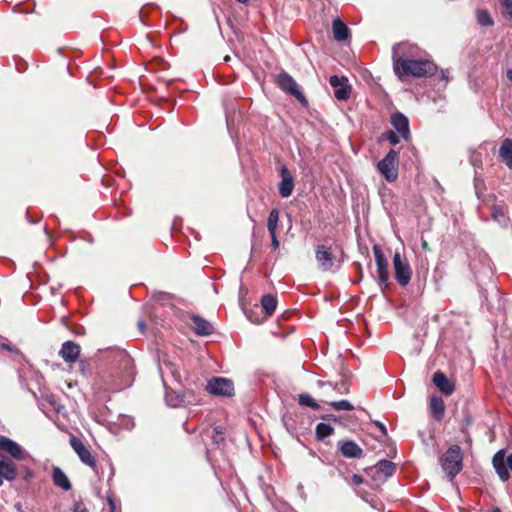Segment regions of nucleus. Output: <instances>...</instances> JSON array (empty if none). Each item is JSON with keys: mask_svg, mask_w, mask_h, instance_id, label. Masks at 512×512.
<instances>
[{"mask_svg": "<svg viewBox=\"0 0 512 512\" xmlns=\"http://www.w3.org/2000/svg\"><path fill=\"white\" fill-rule=\"evenodd\" d=\"M135 375L136 371L132 357L125 350H115L113 352L115 389L120 391L130 387L134 382Z\"/></svg>", "mask_w": 512, "mask_h": 512, "instance_id": "obj_1", "label": "nucleus"}, {"mask_svg": "<svg viewBox=\"0 0 512 512\" xmlns=\"http://www.w3.org/2000/svg\"><path fill=\"white\" fill-rule=\"evenodd\" d=\"M395 75L399 79L408 76L417 78L431 77L436 74L437 66L430 60L421 57L413 60L402 61L399 65L393 66Z\"/></svg>", "mask_w": 512, "mask_h": 512, "instance_id": "obj_2", "label": "nucleus"}, {"mask_svg": "<svg viewBox=\"0 0 512 512\" xmlns=\"http://www.w3.org/2000/svg\"><path fill=\"white\" fill-rule=\"evenodd\" d=\"M442 469L447 479L453 481L463 468V453L458 445L450 446L440 459Z\"/></svg>", "mask_w": 512, "mask_h": 512, "instance_id": "obj_3", "label": "nucleus"}, {"mask_svg": "<svg viewBox=\"0 0 512 512\" xmlns=\"http://www.w3.org/2000/svg\"><path fill=\"white\" fill-rule=\"evenodd\" d=\"M315 258L323 271L336 272L341 267V260L334 254L331 245H317L315 247Z\"/></svg>", "mask_w": 512, "mask_h": 512, "instance_id": "obj_4", "label": "nucleus"}, {"mask_svg": "<svg viewBox=\"0 0 512 512\" xmlns=\"http://www.w3.org/2000/svg\"><path fill=\"white\" fill-rule=\"evenodd\" d=\"M398 164V152L391 149L385 157L377 163V169L388 182H394L398 178Z\"/></svg>", "mask_w": 512, "mask_h": 512, "instance_id": "obj_5", "label": "nucleus"}, {"mask_svg": "<svg viewBox=\"0 0 512 512\" xmlns=\"http://www.w3.org/2000/svg\"><path fill=\"white\" fill-rule=\"evenodd\" d=\"M421 52L416 45L407 42L398 43L392 48L393 66L399 65L402 61L417 59L421 57Z\"/></svg>", "mask_w": 512, "mask_h": 512, "instance_id": "obj_6", "label": "nucleus"}, {"mask_svg": "<svg viewBox=\"0 0 512 512\" xmlns=\"http://www.w3.org/2000/svg\"><path fill=\"white\" fill-rule=\"evenodd\" d=\"M277 83L283 91L294 96L301 104H307V99L305 98L303 92L300 90L297 82L287 72H281L278 75Z\"/></svg>", "mask_w": 512, "mask_h": 512, "instance_id": "obj_7", "label": "nucleus"}, {"mask_svg": "<svg viewBox=\"0 0 512 512\" xmlns=\"http://www.w3.org/2000/svg\"><path fill=\"white\" fill-rule=\"evenodd\" d=\"M393 266L395 279L399 285H408L411 280L412 270L408 261L399 252H396L393 256Z\"/></svg>", "mask_w": 512, "mask_h": 512, "instance_id": "obj_8", "label": "nucleus"}, {"mask_svg": "<svg viewBox=\"0 0 512 512\" xmlns=\"http://www.w3.org/2000/svg\"><path fill=\"white\" fill-rule=\"evenodd\" d=\"M206 390L215 396L230 397L234 394V384L230 379L213 377L207 382Z\"/></svg>", "mask_w": 512, "mask_h": 512, "instance_id": "obj_9", "label": "nucleus"}, {"mask_svg": "<svg viewBox=\"0 0 512 512\" xmlns=\"http://www.w3.org/2000/svg\"><path fill=\"white\" fill-rule=\"evenodd\" d=\"M70 445L78 455L81 462L89 466L95 472V474L99 476L96 459L90 450L85 446V444L79 438L73 436L70 438Z\"/></svg>", "mask_w": 512, "mask_h": 512, "instance_id": "obj_10", "label": "nucleus"}, {"mask_svg": "<svg viewBox=\"0 0 512 512\" xmlns=\"http://www.w3.org/2000/svg\"><path fill=\"white\" fill-rule=\"evenodd\" d=\"M0 450L8 453L11 457L10 459L17 461L31 459V455L28 451L24 450L17 442L4 435H0Z\"/></svg>", "mask_w": 512, "mask_h": 512, "instance_id": "obj_11", "label": "nucleus"}, {"mask_svg": "<svg viewBox=\"0 0 512 512\" xmlns=\"http://www.w3.org/2000/svg\"><path fill=\"white\" fill-rule=\"evenodd\" d=\"M492 464L500 480L508 481L510 478L508 469L512 471V454L505 457V451L499 450L494 454Z\"/></svg>", "mask_w": 512, "mask_h": 512, "instance_id": "obj_12", "label": "nucleus"}, {"mask_svg": "<svg viewBox=\"0 0 512 512\" xmlns=\"http://www.w3.org/2000/svg\"><path fill=\"white\" fill-rule=\"evenodd\" d=\"M329 84L334 88V97L338 101H346L350 98L352 86L345 76L332 75L329 78Z\"/></svg>", "mask_w": 512, "mask_h": 512, "instance_id": "obj_13", "label": "nucleus"}, {"mask_svg": "<svg viewBox=\"0 0 512 512\" xmlns=\"http://www.w3.org/2000/svg\"><path fill=\"white\" fill-rule=\"evenodd\" d=\"M372 251L377 265L378 284L386 286L389 281L388 261L378 245H374Z\"/></svg>", "mask_w": 512, "mask_h": 512, "instance_id": "obj_14", "label": "nucleus"}, {"mask_svg": "<svg viewBox=\"0 0 512 512\" xmlns=\"http://www.w3.org/2000/svg\"><path fill=\"white\" fill-rule=\"evenodd\" d=\"M17 478V467L12 459L0 453V486L3 481H13Z\"/></svg>", "mask_w": 512, "mask_h": 512, "instance_id": "obj_15", "label": "nucleus"}, {"mask_svg": "<svg viewBox=\"0 0 512 512\" xmlns=\"http://www.w3.org/2000/svg\"><path fill=\"white\" fill-rule=\"evenodd\" d=\"M391 124L394 131L397 132L405 141L410 138V128L408 118L401 112H396L391 116Z\"/></svg>", "mask_w": 512, "mask_h": 512, "instance_id": "obj_16", "label": "nucleus"}, {"mask_svg": "<svg viewBox=\"0 0 512 512\" xmlns=\"http://www.w3.org/2000/svg\"><path fill=\"white\" fill-rule=\"evenodd\" d=\"M280 176L281 181L279 183V194L282 198H288L291 196L295 186L294 178L285 165H282L280 169Z\"/></svg>", "mask_w": 512, "mask_h": 512, "instance_id": "obj_17", "label": "nucleus"}, {"mask_svg": "<svg viewBox=\"0 0 512 512\" xmlns=\"http://www.w3.org/2000/svg\"><path fill=\"white\" fill-rule=\"evenodd\" d=\"M338 451L345 458H361L363 449L353 440H340L337 444Z\"/></svg>", "mask_w": 512, "mask_h": 512, "instance_id": "obj_18", "label": "nucleus"}, {"mask_svg": "<svg viewBox=\"0 0 512 512\" xmlns=\"http://www.w3.org/2000/svg\"><path fill=\"white\" fill-rule=\"evenodd\" d=\"M81 352V347L74 341H66L62 344L59 355L67 363L75 362Z\"/></svg>", "mask_w": 512, "mask_h": 512, "instance_id": "obj_19", "label": "nucleus"}, {"mask_svg": "<svg viewBox=\"0 0 512 512\" xmlns=\"http://www.w3.org/2000/svg\"><path fill=\"white\" fill-rule=\"evenodd\" d=\"M159 370L161 376L163 378V384L166 388V382L164 380L165 374H170L171 377L177 382L180 383L182 380V374L179 365L171 362L170 360L164 359L162 363L159 365Z\"/></svg>", "mask_w": 512, "mask_h": 512, "instance_id": "obj_20", "label": "nucleus"}, {"mask_svg": "<svg viewBox=\"0 0 512 512\" xmlns=\"http://www.w3.org/2000/svg\"><path fill=\"white\" fill-rule=\"evenodd\" d=\"M375 474L374 477L376 479L386 480L391 477L396 471V464L392 461L383 459L376 463L374 466Z\"/></svg>", "mask_w": 512, "mask_h": 512, "instance_id": "obj_21", "label": "nucleus"}, {"mask_svg": "<svg viewBox=\"0 0 512 512\" xmlns=\"http://www.w3.org/2000/svg\"><path fill=\"white\" fill-rule=\"evenodd\" d=\"M191 322L193 330L198 336H209L214 331L212 324L199 315H192Z\"/></svg>", "mask_w": 512, "mask_h": 512, "instance_id": "obj_22", "label": "nucleus"}, {"mask_svg": "<svg viewBox=\"0 0 512 512\" xmlns=\"http://www.w3.org/2000/svg\"><path fill=\"white\" fill-rule=\"evenodd\" d=\"M433 383L446 396L451 395L455 390L454 384L440 371L434 373Z\"/></svg>", "mask_w": 512, "mask_h": 512, "instance_id": "obj_23", "label": "nucleus"}, {"mask_svg": "<svg viewBox=\"0 0 512 512\" xmlns=\"http://www.w3.org/2000/svg\"><path fill=\"white\" fill-rule=\"evenodd\" d=\"M332 31L334 39L338 42L345 41L350 36L349 28L340 18H336L333 20Z\"/></svg>", "mask_w": 512, "mask_h": 512, "instance_id": "obj_24", "label": "nucleus"}, {"mask_svg": "<svg viewBox=\"0 0 512 512\" xmlns=\"http://www.w3.org/2000/svg\"><path fill=\"white\" fill-rule=\"evenodd\" d=\"M52 480L55 486L60 487L65 491H69L72 488L71 482L67 475L59 467H53Z\"/></svg>", "mask_w": 512, "mask_h": 512, "instance_id": "obj_25", "label": "nucleus"}, {"mask_svg": "<svg viewBox=\"0 0 512 512\" xmlns=\"http://www.w3.org/2000/svg\"><path fill=\"white\" fill-rule=\"evenodd\" d=\"M499 157L503 163L512 169V139L506 138L499 149Z\"/></svg>", "mask_w": 512, "mask_h": 512, "instance_id": "obj_26", "label": "nucleus"}, {"mask_svg": "<svg viewBox=\"0 0 512 512\" xmlns=\"http://www.w3.org/2000/svg\"><path fill=\"white\" fill-rule=\"evenodd\" d=\"M165 401L170 407H179L185 403V395L179 391H168L166 389Z\"/></svg>", "mask_w": 512, "mask_h": 512, "instance_id": "obj_27", "label": "nucleus"}, {"mask_svg": "<svg viewBox=\"0 0 512 512\" xmlns=\"http://www.w3.org/2000/svg\"><path fill=\"white\" fill-rule=\"evenodd\" d=\"M430 408H431L433 417L436 420H441L443 418L444 412H445V405H444V401L442 400V398L433 396L430 399Z\"/></svg>", "mask_w": 512, "mask_h": 512, "instance_id": "obj_28", "label": "nucleus"}, {"mask_svg": "<svg viewBox=\"0 0 512 512\" xmlns=\"http://www.w3.org/2000/svg\"><path fill=\"white\" fill-rule=\"evenodd\" d=\"M261 305L267 315H272L277 307V299L270 294L263 295L261 298Z\"/></svg>", "mask_w": 512, "mask_h": 512, "instance_id": "obj_29", "label": "nucleus"}, {"mask_svg": "<svg viewBox=\"0 0 512 512\" xmlns=\"http://www.w3.org/2000/svg\"><path fill=\"white\" fill-rule=\"evenodd\" d=\"M333 433L334 428L328 423L320 422L316 426L315 434L318 440H324Z\"/></svg>", "mask_w": 512, "mask_h": 512, "instance_id": "obj_30", "label": "nucleus"}, {"mask_svg": "<svg viewBox=\"0 0 512 512\" xmlns=\"http://www.w3.org/2000/svg\"><path fill=\"white\" fill-rule=\"evenodd\" d=\"M476 20L481 26H492L494 24L490 13L485 9H478L476 11Z\"/></svg>", "mask_w": 512, "mask_h": 512, "instance_id": "obj_31", "label": "nucleus"}, {"mask_svg": "<svg viewBox=\"0 0 512 512\" xmlns=\"http://www.w3.org/2000/svg\"><path fill=\"white\" fill-rule=\"evenodd\" d=\"M278 221H279V211L277 209H272L269 213L268 220H267V229L270 234L276 233Z\"/></svg>", "mask_w": 512, "mask_h": 512, "instance_id": "obj_32", "label": "nucleus"}, {"mask_svg": "<svg viewBox=\"0 0 512 512\" xmlns=\"http://www.w3.org/2000/svg\"><path fill=\"white\" fill-rule=\"evenodd\" d=\"M298 402L300 405L310 407L314 410L320 409V405L308 393L300 394Z\"/></svg>", "mask_w": 512, "mask_h": 512, "instance_id": "obj_33", "label": "nucleus"}, {"mask_svg": "<svg viewBox=\"0 0 512 512\" xmlns=\"http://www.w3.org/2000/svg\"><path fill=\"white\" fill-rule=\"evenodd\" d=\"M225 429L222 426H215L212 431V435L210 436L212 442L216 445H222L225 442L224 438Z\"/></svg>", "mask_w": 512, "mask_h": 512, "instance_id": "obj_34", "label": "nucleus"}, {"mask_svg": "<svg viewBox=\"0 0 512 512\" xmlns=\"http://www.w3.org/2000/svg\"><path fill=\"white\" fill-rule=\"evenodd\" d=\"M333 409L338 411H350L354 409L352 403L348 400L331 401L328 403Z\"/></svg>", "mask_w": 512, "mask_h": 512, "instance_id": "obj_35", "label": "nucleus"}, {"mask_svg": "<svg viewBox=\"0 0 512 512\" xmlns=\"http://www.w3.org/2000/svg\"><path fill=\"white\" fill-rule=\"evenodd\" d=\"M333 389L338 391L341 394H346L349 392V383L347 380L342 379L340 382H336L333 386Z\"/></svg>", "mask_w": 512, "mask_h": 512, "instance_id": "obj_36", "label": "nucleus"}, {"mask_svg": "<svg viewBox=\"0 0 512 512\" xmlns=\"http://www.w3.org/2000/svg\"><path fill=\"white\" fill-rule=\"evenodd\" d=\"M386 139L389 141L391 145L395 146L400 142L402 138L397 132H395L394 130H390L386 133Z\"/></svg>", "mask_w": 512, "mask_h": 512, "instance_id": "obj_37", "label": "nucleus"}, {"mask_svg": "<svg viewBox=\"0 0 512 512\" xmlns=\"http://www.w3.org/2000/svg\"><path fill=\"white\" fill-rule=\"evenodd\" d=\"M491 215L493 219L500 221L504 217V210L502 207L494 205L492 207Z\"/></svg>", "mask_w": 512, "mask_h": 512, "instance_id": "obj_38", "label": "nucleus"}, {"mask_svg": "<svg viewBox=\"0 0 512 512\" xmlns=\"http://www.w3.org/2000/svg\"><path fill=\"white\" fill-rule=\"evenodd\" d=\"M501 5L509 19H512V0H501Z\"/></svg>", "mask_w": 512, "mask_h": 512, "instance_id": "obj_39", "label": "nucleus"}, {"mask_svg": "<svg viewBox=\"0 0 512 512\" xmlns=\"http://www.w3.org/2000/svg\"><path fill=\"white\" fill-rule=\"evenodd\" d=\"M0 347H1V349L6 350V351H9V352H11V353H13V354H20V353H21V352H20V350H19L18 348L13 347V346H12L11 344H9V343H2V344L0 345Z\"/></svg>", "mask_w": 512, "mask_h": 512, "instance_id": "obj_40", "label": "nucleus"}, {"mask_svg": "<svg viewBox=\"0 0 512 512\" xmlns=\"http://www.w3.org/2000/svg\"><path fill=\"white\" fill-rule=\"evenodd\" d=\"M364 482V479L361 475L353 474L350 479V483L355 486H359Z\"/></svg>", "mask_w": 512, "mask_h": 512, "instance_id": "obj_41", "label": "nucleus"}, {"mask_svg": "<svg viewBox=\"0 0 512 512\" xmlns=\"http://www.w3.org/2000/svg\"><path fill=\"white\" fill-rule=\"evenodd\" d=\"M372 423H373V425H375L379 429V431L381 432L382 436H387V434H388L387 433V428H386V426L382 422H380L378 420H374V421H372Z\"/></svg>", "mask_w": 512, "mask_h": 512, "instance_id": "obj_42", "label": "nucleus"}, {"mask_svg": "<svg viewBox=\"0 0 512 512\" xmlns=\"http://www.w3.org/2000/svg\"><path fill=\"white\" fill-rule=\"evenodd\" d=\"M69 512H87V509L82 503H75Z\"/></svg>", "mask_w": 512, "mask_h": 512, "instance_id": "obj_43", "label": "nucleus"}, {"mask_svg": "<svg viewBox=\"0 0 512 512\" xmlns=\"http://www.w3.org/2000/svg\"><path fill=\"white\" fill-rule=\"evenodd\" d=\"M270 236H271V248L273 250H277L279 248V241H278L277 235H276V233H273V234H270Z\"/></svg>", "mask_w": 512, "mask_h": 512, "instance_id": "obj_44", "label": "nucleus"}, {"mask_svg": "<svg viewBox=\"0 0 512 512\" xmlns=\"http://www.w3.org/2000/svg\"><path fill=\"white\" fill-rule=\"evenodd\" d=\"M322 419L326 420V421H333V422H340L341 421V418L339 416L334 415V414L324 415V416H322Z\"/></svg>", "mask_w": 512, "mask_h": 512, "instance_id": "obj_45", "label": "nucleus"}, {"mask_svg": "<svg viewBox=\"0 0 512 512\" xmlns=\"http://www.w3.org/2000/svg\"><path fill=\"white\" fill-rule=\"evenodd\" d=\"M108 504H109V507H110V511L111 512H115L116 506H115V502H114L112 497H108Z\"/></svg>", "mask_w": 512, "mask_h": 512, "instance_id": "obj_46", "label": "nucleus"}, {"mask_svg": "<svg viewBox=\"0 0 512 512\" xmlns=\"http://www.w3.org/2000/svg\"><path fill=\"white\" fill-rule=\"evenodd\" d=\"M440 78H441L443 81L447 82V81H448V72H447V71L442 70V71H441V73H440Z\"/></svg>", "mask_w": 512, "mask_h": 512, "instance_id": "obj_47", "label": "nucleus"}, {"mask_svg": "<svg viewBox=\"0 0 512 512\" xmlns=\"http://www.w3.org/2000/svg\"><path fill=\"white\" fill-rule=\"evenodd\" d=\"M138 328L141 332H144L145 331V322L144 320H139L138 321Z\"/></svg>", "mask_w": 512, "mask_h": 512, "instance_id": "obj_48", "label": "nucleus"}, {"mask_svg": "<svg viewBox=\"0 0 512 512\" xmlns=\"http://www.w3.org/2000/svg\"><path fill=\"white\" fill-rule=\"evenodd\" d=\"M507 79L511 82L512 84V69H508L507 70Z\"/></svg>", "mask_w": 512, "mask_h": 512, "instance_id": "obj_49", "label": "nucleus"}, {"mask_svg": "<svg viewBox=\"0 0 512 512\" xmlns=\"http://www.w3.org/2000/svg\"><path fill=\"white\" fill-rule=\"evenodd\" d=\"M470 266H471V269H472V270H475V269H476V263H475L474 261H473V262H471Z\"/></svg>", "mask_w": 512, "mask_h": 512, "instance_id": "obj_50", "label": "nucleus"}, {"mask_svg": "<svg viewBox=\"0 0 512 512\" xmlns=\"http://www.w3.org/2000/svg\"><path fill=\"white\" fill-rule=\"evenodd\" d=\"M485 260L487 261V264H488V269L491 271V266L489 264L490 260L485 256Z\"/></svg>", "mask_w": 512, "mask_h": 512, "instance_id": "obj_51", "label": "nucleus"}, {"mask_svg": "<svg viewBox=\"0 0 512 512\" xmlns=\"http://www.w3.org/2000/svg\"><path fill=\"white\" fill-rule=\"evenodd\" d=\"M236 1H237V2H239V3L245 4V3H247L249 0H236Z\"/></svg>", "mask_w": 512, "mask_h": 512, "instance_id": "obj_52", "label": "nucleus"}, {"mask_svg": "<svg viewBox=\"0 0 512 512\" xmlns=\"http://www.w3.org/2000/svg\"><path fill=\"white\" fill-rule=\"evenodd\" d=\"M491 512H501V511H500V509L495 508V509H493Z\"/></svg>", "mask_w": 512, "mask_h": 512, "instance_id": "obj_53", "label": "nucleus"}, {"mask_svg": "<svg viewBox=\"0 0 512 512\" xmlns=\"http://www.w3.org/2000/svg\"><path fill=\"white\" fill-rule=\"evenodd\" d=\"M230 57L229 56H226L225 57V61H229Z\"/></svg>", "mask_w": 512, "mask_h": 512, "instance_id": "obj_54", "label": "nucleus"}]
</instances>
